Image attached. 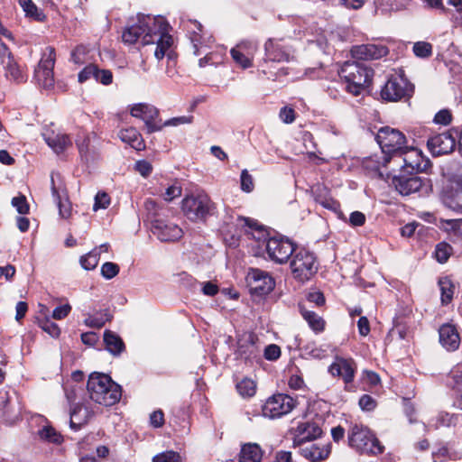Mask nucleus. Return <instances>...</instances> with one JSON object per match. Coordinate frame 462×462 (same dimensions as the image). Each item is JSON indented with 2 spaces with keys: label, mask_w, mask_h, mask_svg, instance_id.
<instances>
[{
  "label": "nucleus",
  "mask_w": 462,
  "mask_h": 462,
  "mask_svg": "<svg viewBox=\"0 0 462 462\" xmlns=\"http://www.w3.org/2000/svg\"><path fill=\"white\" fill-rule=\"evenodd\" d=\"M92 401L104 406H112L118 402L122 396V389L107 374L93 373L89 375L87 384Z\"/></svg>",
  "instance_id": "f257e3e1"
},
{
  "label": "nucleus",
  "mask_w": 462,
  "mask_h": 462,
  "mask_svg": "<svg viewBox=\"0 0 462 462\" xmlns=\"http://www.w3.org/2000/svg\"><path fill=\"white\" fill-rule=\"evenodd\" d=\"M339 77L346 83V90L355 97L369 87L374 69L359 61H346L339 70Z\"/></svg>",
  "instance_id": "f03ea898"
},
{
  "label": "nucleus",
  "mask_w": 462,
  "mask_h": 462,
  "mask_svg": "<svg viewBox=\"0 0 462 462\" xmlns=\"http://www.w3.org/2000/svg\"><path fill=\"white\" fill-rule=\"evenodd\" d=\"M152 22V26L148 29L143 37V45L156 43L154 56L157 60H162L165 56L168 60H173L175 53L171 50L173 43V39L168 32L169 24L166 20L162 16H157L155 19H150Z\"/></svg>",
  "instance_id": "7ed1b4c3"
},
{
  "label": "nucleus",
  "mask_w": 462,
  "mask_h": 462,
  "mask_svg": "<svg viewBox=\"0 0 462 462\" xmlns=\"http://www.w3.org/2000/svg\"><path fill=\"white\" fill-rule=\"evenodd\" d=\"M181 210L190 221L204 223L217 214V205L205 191H198L184 197Z\"/></svg>",
  "instance_id": "20e7f679"
},
{
  "label": "nucleus",
  "mask_w": 462,
  "mask_h": 462,
  "mask_svg": "<svg viewBox=\"0 0 462 462\" xmlns=\"http://www.w3.org/2000/svg\"><path fill=\"white\" fill-rule=\"evenodd\" d=\"M347 441L350 448L356 452L365 455H380L384 451V447L372 432L363 424H353L347 432Z\"/></svg>",
  "instance_id": "39448f33"
},
{
  "label": "nucleus",
  "mask_w": 462,
  "mask_h": 462,
  "mask_svg": "<svg viewBox=\"0 0 462 462\" xmlns=\"http://www.w3.org/2000/svg\"><path fill=\"white\" fill-rule=\"evenodd\" d=\"M414 93V85L403 74L390 75L382 87L380 96L387 102L408 101Z\"/></svg>",
  "instance_id": "423d86ee"
},
{
  "label": "nucleus",
  "mask_w": 462,
  "mask_h": 462,
  "mask_svg": "<svg viewBox=\"0 0 462 462\" xmlns=\"http://www.w3.org/2000/svg\"><path fill=\"white\" fill-rule=\"evenodd\" d=\"M291 268L294 277L304 282L316 274L319 263L313 252L304 247H296L291 255Z\"/></svg>",
  "instance_id": "0eeeda50"
},
{
  "label": "nucleus",
  "mask_w": 462,
  "mask_h": 462,
  "mask_svg": "<svg viewBox=\"0 0 462 462\" xmlns=\"http://www.w3.org/2000/svg\"><path fill=\"white\" fill-rule=\"evenodd\" d=\"M375 139L385 155H397L407 148L404 134L390 126L381 127Z\"/></svg>",
  "instance_id": "6e6552de"
},
{
  "label": "nucleus",
  "mask_w": 462,
  "mask_h": 462,
  "mask_svg": "<svg viewBox=\"0 0 462 462\" xmlns=\"http://www.w3.org/2000/svg\"><path fill=\"white\" fill-rule=\"evenodd\" d=\"M56 60V51L51 46H48L34 70V78L41 87L49 89L54 86L53 69Z\"/></svg>",
  "instance_id": "1a4fd4ad"
},
{
  "label": "nucleus",
  "mask_w": 462,
  "mask_h": 462,
  "mask_svg": "<svg viewBox=\"0 0 462 462\" xmlns=\"http://www.w3.org/2000/svg\"><path fill=\"white\" fill-rule=\"evenodd\" d=\"M297 245L289 238L274 236L266 240V252L270 260L276 263H284L293 254Z\"/></svg>",
  "instance_id": "9d476101"
},
{
  "label": "nucleus",
  "mask_w": 462,
  "mask_h": 462,
  "mask_svg": "<svg viewBox=\"0 0 462 462\" xmlns=\"http://www.w3.org/2000/svg\"><path fill=\"white\" fill-rule=\"evenodd\" d=\"M296 406V400L285 393L270 396L262 408L264 417L276 419L290 413Z\"/></svg>",
  "instance_id": "9b49d317"
},
{
  "label": "nucleus",
  "mask_w": 462,
  "mask_h": 462,
  "mask_svg": "<svg viewBox=\"0 0 462 462\" xmlns=\"http://www.w3.org/2000/svg\"><path fill=\"white\" fill-rule=\"evenodd\" d=\"M457 130L448 129L431 135L427 141V146L432 156H441L454 152L457 146Z\"/></svg>",
  "instance_id": "f8f14e48"
},
{
  "label": "nucleus",
  "mask_w": 462,
  "mask_h": 462,
  "mask_svg": "<svg viewBox=\"0 0 462 462\" xmlns=\"http://www.w3.org/2000/svg\"><path fill=\"white\" fill-rule=\"evenodd\" d=\"M131 115L144 122L146 133L149 134L162 129V119L159 118V109L152 105L135 104L131 108Z\"/></svg>",
  "instance_id": "ddd939ff"
},
{
  "label": "nucleus",
  "mask_w": 462,
  "mask_h": 462,
  "mask_svg": "<svg viewBox=\"0 0 462 462\" xmlns=\"http://www.w3.org/2000/svg\"><path fill=\"white\" fill-rule=\"evenodd\" d=\"M246 282L251 294L265 296L275 287L274 279L267 273L260 269H251L246 276Z\"/></svg>",
  "instance_id": "4468645a"
},
{
  "label": "nucleus",
  "mask_w": 462,
  "mask_h": 462,
  "mask_svg": "<svg viewBox=\"0 0 462 462\" xmlns=\"http://www.w3.org/2000/svg\"><path fill=\"white\" fill-rule=\"evenodd\" d=\"M426 179L419 177L414 172H407L401 170L398 175H394L391 180V185L394 187L402 196H408L419 191L425 184Z\"/></svg>",
  "instance_id": "2eb2a0df"
},
{
  "label": "nucleus",
  "mask_w": 462,
  "mask_h": 462,
  "mask_svg": "<svg viewBox=\"0 0 462 462\" xmlns=\"http://www.w3.org/2000/svg\"><path fill=\"white\" fill-rule=\"evenodd\" d=\"M399 155L402 156V171L417 174L418 172L426 171L431 166L430 161L417 148L407 146Z\"/></svg>",
  "instance_id": "dca6fc26"
},
{
  "label": "nucleus",
  "mask_w": 462,
  "mask_h": 462,
  "mask_svg": "<svg viewBox=\"0 0 462 462\" xmlns=\"http://www.w3.org/2000/svg\"><path fill=\"white\" fill-rule=\"evenodd\" d=\"M151 230L162 242H175L182 237V229L176 224L156 218L152 221Z\"/></svg>",
  "instance_id": "f3484780"
},
{
  "label": "nucleus",
  "mask_w": 462,
  "mask_h": 462,
  "mask_svg": "<svg viewBox=\"0 0 462 462\" xmlns=\"http://www.w3.org/2000/svg\"><path fill=\"white\" fill-rule=\"evenodd\" d=\"M356 371V364L352 358H344L337 356L335 361L329 365L328 372L332 376L340 377L348 390V385L353 383Z\"/></svg>",
  "instance_id": "a211bd4d"
},
{
  "label": "nucleus",
  "mask_w": 462,
  "mask_h": 462,
  "mask_svg": "<svg viewBox=\"0 0 462 462\" xmlns=\"http://www.w3.org/2000/svg\"><path fill=\"white\" fill-rule=\"evenodd\" d=\"M150 15H138V23L126 27L122 34V39L125 43L134 44L139 40L143 42V35L148 32V29L152 26V22L150 19H155Z\"/></svg>",
  "instance_id": "6ab92c4d"
},
{
  "label": "nucleus",
  "mask_w": 462,
  "mask_h": 462,
  "mask_svg": "<svg viewBox=\"0 0 462 462\" xmlns=\"http://www.w3.org/2000/svg\"><path fill=\"white\" fill-rule=\"evenodd\" d=\"M257 337L254 333L244 335L237 340L236 355L244 359L245 363H253L259 357V348L256 345Z\"/></svg>",
  "instance_id": "aec40b11"
},
{
  "label": "nucleus",
  "mask_w": 462,
  "mask_h": 462,
  "mask_svg": "<svg viewBox=\"0 0 462 462\" xmlns=\"http://www.w3.org/2000/svg\"><path fill=\"white\" fill-rule=\"evenodd\" d=\"M51 195L59 208V214L62 218H69L71 215V204L68 198L67 189L65 185L60 181L56 183L54 174L51 177Z\"/></svg>",
  "instance_id": "412c9836"
},
{
  "label": "nucleus",
  "mask_w": 462,
  "mask_h": 462,
  "mask_svg": "<svg viewBox=\"0 0 462 462\" xmlns=\"http://www.w3.org/2000/svg\"><path fill=\"white\" fill-rule=\"evenodd\" d=\"M321 420H311L299 422L295 429L294 443L301 444L319 438L322 434Z\"/></svg>",
  "instance_id": "4be33fe9"
},
{
  "label": "nucleus",
  "mask_w": 462,
  "mask_h": 462,
  "mask_svg": "<svg viewBox=\"0 0 462 462\" xmlns=\"http://www.w3.org/2000/svg\"><path fill=\"white\" fill-rule=\"evenodd\" d=\"M389 50L384 45L362 44L354 46L351 50L353 58L362 60H378L386 56Z\"/></svg>",
  "instance_id": "5701e85b"
},
{
  "label": "nucleus",
  "mask_w": 462,
  "mask_h": 462,
  "mask_svg": "<svg viewBox=\"0 0 462 462\" xmlns=\"http://www.w3.org/2000/svg\"><path fill=\"white\" fill-rule=\"evenodd\" d=\"M263 59L272 62L289 61L290 54L281 44L280 39L269 38L264 43Z\"/></svg>",
  "instance_id": "b1692460"
},
{
  "label": "nucleus",
  "mask_w": 462,
  "mask_h": 462,
  "mask_svg": "<svg viewBox=\"0 0 462 462\" xmlns=\"http://www.w3.org/2000/svg\"><path fill=\"white\" fill-rule=\"evenodd\" d=\"M439 343L448 351H455L460 345V337L452 324H443L439 329Z\"/></svg>",
  "instance_id": "393cba45"
},
{
  "label": "nucleus",
  "mask_w": 462,
  "mask_h": 462,
  "mask_svg": "<svg viewBox=\"0 0 462 462\" xmlns=\"http://www.w3.org/2000/svg\"><path fill=\"white\" fill-rule=\"evenodd\" d=\"M442 200L445 206L462 214V183L457 182L444 190Z\"/></svg>",
  "instance_id": "a878e982"
},
{
  "label": "nucleus",
  "mask_w": 462,
  "mask_h": 462,
  "mask_svg": "<svg viewBox=\"0 0 462 462\" xmlns=\"http://www.w3.org/2000/svg\"><path fill=\"white\" fill-rule=\"evenodd\" d=\"M230 54L234 61L243 69H248L253 65V47L248 42H240L232 48Z\"/></svg>",
  "instance_id": "bb28decb"
},
{
  "label": "nucleus",
  "mask_w": 462,
  "mask_h": 462,
  "mask_svg": "<svg viewBox=\"0 0 462 462\" xmlns=\"http://www.w3.org/2000/svg\"><path fill=\"white\" fill-rule=\"evenodd\" d=\"M331 452V444H311L300 449V454L308 460L319 462L327 459Z\"/></svg>",
  "instance_id": "cd10ccee"
},
{
  "label": "nucleus",
  "mask_w": 462,
  "mask_h": 462,
  "mask_svg": "<svg viewBox=\"0 0 462 462\" xmlns=\"http://www.w3.org/2000/svg\"><path fill=\"white\" fill-rule=\"evenodd\" d=\"M278 62H272L263 59L258 64V71L268 79L276 81L282 77L289 74V69L286 67H278Z\"/></svg>",
  "instance_id": "c85d7f7f"
},
{
  "label": "nucleus",
  "mask_w": 462,
  "mask_h": 462,
  "mask_svg": "<svg viewBox=\"0 0 462 462\" xmlns=\"http://www.w3.org/2000/svg\"><path fill=\"white\" fill-rule=\"evenodd\" d=\"M5 69V78L16 84L24 83L27 81L28 76L24 69L17 62L15 58L7 60L3 65Z\"/></svg>",
  "instance_id": "c756f323"
},
{
  "label": "nucleus",
  "mask_w": 462,
  "mask_h": 462,
  "mask_svg": "<svg viewBox=\"0 0 462 462\" xmlns=\"http://www.w3.org/2000/svg\"><path fill=\"white\" fill-rule=\"evenodd\" d=\"M103 340L106 349L113 356H120L125 350V345L121 337L112 330L104 331Z\"/></svg>",
  "instance_id": "7c9ffc66"
},
{
  "label": "nucleus",
  "mask_w": 462,
  "mask_h": 462,
  "mask_svg": "<svg viewBox=\"0 0 462 462\" xmlns=\"http://www.w3.org/2000/svg\"><path fill=\"white\" fill-rule=\"evenodd\" d=\"M76 143L80 157L85 162L88 163L98 159V149L92 143L89 136H85L82 140L77 139Z\"/></svg>",
  "instance_id": "2f4dec72"
},
{
  "label": "nucleus",
  "mask_w": 462,
  "mask_h": 462,
  "mask_svg": "<svg viewBox=\"0 0 462 462\" xmlns=\"http://www.w3.org/2000/svg\"><path fill=\"white\" fill-rule=\"evenodd\" d=\"M299 308L300 315L306 320L313 332L319 334L325 330L326 321L322 317L312 310H307L302 305H300Z\"/></svg>",
  "instance_id": "473e14b6"
},
{
  "label": "nucleus",
  "mask_w": 462,
  "mask_h": 462,
  "mask_svg": "<svg viewBox=\"0 0 462 462\" xmlns=\"http://www.w3.org/2000/svg\"><path fill=\"white\" fill-rule=\"evenodd\" d=\"M90 417L89 410L81 405L76 404L70 411V428L79 430L83 425L87 424Z\"/></svg>",
  "instance_id": "72a5a7b5"
},
{
  "label": "nucleus",
  "mask_w": 462,
  "mask_h": 462,
  "mask_svg": "<svg viewBox=\"0 0 462 462\" xmlns=\"http://www.w3.org/2000/svg\"><path fill=\"white\" fill-rule=\"evenodd\" d=\"M438 285L440 291V302L443 306L451 303L456 286L449 276L440 277L438 281Z\"/></svg>",
  "instance_id": "f704fd0d"
},
{
  "label": "nucleus",
  "mask_w": 462,
  "mask_h": 462,
  "mask_svg": "<svg viewBox=\"0 0 462 462\" xmlns=\"http://www.w3.org/2000/svg\"><path fill=\"white\" fill-rule=\"evenodd\" d=\"M262 457L263 451L258 444L247 443L242 446L239 462H260Z\"/></svg>",
  "instance_id": "c9c22d12"
},
{
  "label": "nucleus",
  "mask_w": 462,
  "mask_h": 462,
  "mask_svg": "<svg viewBox=\"0 0 462 462\" xmlns=\"http://www.w3.org/2000/svg\"><path fill=\"white\" fill-rule=\"evenodd\" d=\"M192 31L189 32V39L192 43L193 47V53L195 55L200 54V48L204 46V40H203V26L198 21H190L189 22Z\"/></svg>",
  "instance_id": "e433bc0d"
},
{
  "label": "nucleus",
  "mask_w": 462,
  "mask_h": 462,
  "mask_svg": "<svg viewBox=\"0 0 462 462\" xmlns=\"http://www.w3.org/2000/svg\"><path fill=\"white\" fill-rule=\"evenodd\" d=\"M315 201L323 208L336 211L339 208V203L328 195L326 188L318 187L314 191Z\"/></svg>",
  "instance_id": "4c0bfd02"
},
{
  "label": "nucleus",
  "mask_w": 462,
  "mask_h": 462,
  "mask_svg": "<svg viewBox=\"0 0 462 462\" xmlns=\"http://www.w3.org/2000/svg\"><path fill=\"white\" fill-rule=\"evenodd\" d=\"M119 137L124 143H128L134 149L141 150L142 147L144 146L141 134L134 128L121 130Z\"/></svg>",
  "instance_id": "58836bf2"
},
{
  "label": "nucleus",
  "mask_w": 462,
  "mask_h": 462,
  "mask_svg": "<svg viewBox=\"0 0 462 462\" xmlns=\"http://www.w3.org/2000/svg\"><path fill=\"white\" fill-rule=\"evenodd\" d=\"M46 143L56 152L61 153L71 143L68 134H53L44 137Z\"/></svg>",
  "instance_id": "ea45409f"
},
{
  "label": "nucleus",
  "mask_w": 462,
  "mask_h": 462,
  "mask_svg": "<svg viewBox=\"0 0 462 462\" xmlns=\"http://www.w3.org/2000/svg\"><path fill=\"white\" fill-rule=\"evenodd\" d=\"M38 436L42 440L55 445H60L64 441L63 436L50 425L43 426L39 430Z\"/></svg>",
  "instance_id": "a19ab883"
},
{
  "label": "nucleus",
  "mask_w": 462,
  "mask_h": 462,
  "mask_svg": "<svg viewBox=\"0 0 462 462\" xmlns=\"http://www.w3.org/2000/svg\"><path fill=\"white\" fill-rule=\"evenodd\" d=\"M19 5L25 12L26 16H29L38 22H42L46 18L43 12L39 10L37 5L32 0H19Z\"/></svg>",
  "instance_id": "79ce46f5"
},
{
  "label": "nucleus",
  "mask_w": 462,
  "mask_h": 462,
  "mask_svg": "<svg viewBox=\"0 0 462 462\" xmlns=\"http://www.w3.org/2000/svg\"><path fill=\"white\" fill-rule=\"evenodd\" d=\"M462 420V415L440 411L437 416V427H456Z\"/></svg>",
  "instance_id": "37998d69"
},
{
  "label": "nucleus",
  "mask_w": 462,
  "mask_h": 462,
  "mask_svg": "<svg viewBox=\"0 0 462 462\" xmlns=\"http://www.w3.org/2000/svg\"><path fill=\"white\" fill-rule=\"evenodd\" d=\"M238 393L244 398H249L255 394L256 383L254 380L245 377L236 383Z\"/></svg>",
  "instance_id": "c03bdc74"
},
{
  "label": "nucleus",
  "mask_w": 462,
  "mask_h": 462,
  "mask_svg": "<svg viewBox=\"0 0 462 462\" xmlns=\"http://www.w3.org/2000/svg\"><path fill=\"white\" fill-rule=\"evenodd\" d=\"M112 316L109 314L107 310L104 312H100L95 316L88 315V317L84 320L86 326L93 328H102L107 321H110Z\"/></svg>",
  "instance_id": "a18cd8bd"
},
{
  "label": "nucleus",
  "mask_w": 462,
  "mask_h": 462,
  "mask_svg": "<svg viewBox=\"0 0 462 462\" xmlns=\"http://www.w3.org/2000/svg\"><path fill=\"white\" fill-rule=\"evenodd\" d=\"M452 247L446 242L439 243L435 248V258L439 263H445L452 254Z\"/></svg>",
  "instance_id": "49530a36"
},
{
  "label": "nucleus",
  "mask_w": 462,
  "mask_h": 462,
  "mask_svg": "<svg viewBox=\"0 0 462 462\" xmlns=\"http://www.w3.org/2000/svg\"><path fill=\"white\" fill-rule=\"evenodd\" d=\"M99 261V253L97 248L80 257V264L85 270H93Z\"/></svg>",
  "instance_id": "de8ad7c7"
},
{
  "label": "nucleus",
  "mask_w": 462,
  "mask_h": 462,
  "mask_svg": "<svg viewBox=\"0 0 462 462\" xmlns=\"http://www.w3.org/2000/svg\"><path fill=\"white\" fill-rule=\"evenodd\" d=\"M453 391L455 393L453 406L462 411V374L454 376Z\"/></svg>",
  "instance_id": "09e8293b"
},
{
  "label": "nucleus",
  "mask_w": 462,
  "mask_h": 462,
  "mask_svg": "<svg viewBox=\"0 0 462 462\" xmlns=\"http://www.w3.org/2000/svg\"><path fill=\"white\" fill-rule=\"evenodd\" d=\"M413 52L419 58H429L432 55V45L427 42H418L413 45Z\"/></svg>",
  "instance_id": "8fccbe9b"
},
{
  "label": "nucleus",
  "mask_w": 462,
  "mask_h": 462,
  "mask_svg": "<svg viewBox=\"0 0 462 462\" xmlns=\"http://www.w3.org/2000/svg\"><path fill=\"white\" fill-rule=\"evenodd\" d=\"M39 327L52 337H59L60 335L59 326L49 319L40 320Z\"/></svg>",
  "instance_id": "3c124183"
},
{
  "label": "nucleus",
  "mask_w": 462,
  "mask_h": 462,
  "mask_svg": "<svg viewBox=\"0 0 462 462\" xmlns=\"http://www.w3.org/2000/svg\"><path fill=\"white\" fill-rule=\"evenodd\" d=\"M152 462H181V458L178 452L171 450L154 456Z\"/></svg>",
  "instance_id": "603ef678"
},
{
  "label": "nucleus",
  "mask_w": 462,
  "mask_h": 462,
  "mask_svg": "<svg viewBox=\"0 0 462 462\" xmlns=\"http://www.w3.org/2000/svg\"><path fill=\"white\" fill-rule=\"evenodd\" d=\"M118 273H119L118 264L112 263V262H106L101 267V274L103 277H105L107 280H110V279L116 277L118 274Z\"/></svg>",
  "instance_id": "864d4df0"
},
{
  "label": "nucleus",
  "mask_w": 462,
  "mask_h": 462,
  "mask_svg": "<svg viewBox=\"0 0 462 462\" xmlns=\"http://www.w3.org/2000/svg\"><path fill=\"white\" fill-rule=\"evenodd\" d=\"M12 205L16 208L17 212L21 215H25L29 213L30 208L27 203V199L23 195L13 198Z\"/></svg>",
  "instance_id": "5fc2aeb1"
},
{
  "label": "nucleus",
  "mask_w": 462,
  "mask_h": 462,
  "mask_svg": "<svg viewBox=\"0 0 462 462\" xmlns=\"http://www.w3.org/2000/svg\"><path fill=\"white\" fill-rule=\"evenodd\" d=\"M241 189L245 192H251L254 188L253 177L247 170H243L240 176Z\"/></svg>",
  "instance_id": "6e6d98bb"
},
{
  "label": "nucleus",
  "mask_w": 462,
  "mask_h": 462,
  "mask_svg": "<svg viewBox=\"0 0 462 462\" xmlns=\"http://www.w3.org/2000/svg\"><path fill=\"white\" fill-rule=\"evenodd\" d=\"M452 121V114L448 109L439 110L434 116L433 122L437 125H448Z\"/></svg>",
  "instance_id": "4d7b16f0"
},
{
  "label": "nucleus",
  "mask_w": 462,
  "mask_h": 462,
  "mask_svg": "<svg viewBox=\"0 0 462 462\" xmlns=\"http://www.w3.org/2000/svg\"><path fill=\"white\" fill-rule=\"evenodd\" d=\"M281 348L275 344H270L264 348L263 356L268 361H276L281 356Z\"/></svg>",
  "instance_id": "13d9d810"
},
{
  "label": "nucleus",
  "mask_w": 462,
  "mask_h": 462,
  "mask_svg": "<svg viewBox=\"0 0 462 462\" xmlns=\"http://www.w3.org/2000/svg\"><path fill=\"white\" fill-rule=\"evenodd\" d=\"M360 408L365 411H374L376 407V401L369 394H363L358 402Z\"/></svg>",
  "instance_id": "bf43d9fd"
},
{
  "label": "nucleus",
  "mask_w": 462,
  "mask_h": 462,
  "mask_svg": "<svg viewBox=\"0 0 462 462\" xmlns=\"http://www.w3.org/2000/svg\"><path fill=\"white\" fill-rule=\"evenodd\" d=\"M110 205V197L106 192H97L95 197L93 209L106 208Z\"/></svg>",
  "instance_id": "052dcab7"
},
{
  "label": "nucleus",
  "mask_w": 462,
  "mask_h": 462,
  "mask_svg": "<svg viewBox=\"0 0 462 462\" xmlns=\"http://www.w3.org/2000/svg\"><path fill=\"white\" fill-rule=\"evenodd\" d=\"M181 191H182L181 187L175 183V184L169 186L166 189L162 197H163L164 200L170 202V201L173 200L174 199L180 197L181 195Z\"/></svg>",
  "instance_id": "680f3d73"
},
{
  "label": "nucleus",
  "mask_w": 462,
  "mask_h": 462,
  "mask_svg": "<svg viewBox=\"0 0 462 462\" xmlns=\"http://www.w3.org/2000/svg\"><path fill=\"white\" fill-rule=\"evenodd\" d=\"M192 121H193L192 116H178V117H172V118L165 121L164 123L162 122V128H163L164 126H178L180 125L190 124V123H192Z\"/></svg>",
  "instance_id": "e2e57ef3"
},
{
  "label": "nucleus",
  "mask_w": 462,
  "mask_h": 462,
  "mask_svg": "<svg viewBox=\"0 0 462 462\" xmlns=\"http://www.w3.org/2000/svg\"><path fill=\"white\" fill-rule=\"evenodd\" d=\"M308 301L314 303L318 307H321L325 304L326 299L320 291H310L307 294Z\"/></svg>",
  "instance_id": "0e129e2a"
},
{
  "label": "nucleus",
  "mask_w": 462,
  "mask_h": 462,
  "mask_svg": "<svg viewBox=\"0 0 462 462\" xmlns=\"http://www.w3.org/2000/svg\"><path fill=\"white\" fill-rule=\"evenodd\" d=\"M279 116L285 124H291L295 120V111L291 107L283 106L280 110Z\"/></svg>",
  "instance_id": "69168bd1"
},
{
  "label": "nucleus",
  "mask_w": 462,
  "mask_h": 462,
  "mask_svg": "<svg viewBox=\"0 0 462 462\" xmlns=\"http://www.w3.org/2000/svg\"><path fill=\"white\" fill-rule=\"evenodd\" d=\"M135 170L143 177H148L152 171V164L145 161H137L135 163Z\"/></svg>",
  "instance_id": "338daca9"
},
{
  "label": "nucleus",
  "mask_w": 462,
  "mask_h": 462,
  "mask_svg": "<svg viewBox=\"0 0 462 462\" xmlns=\"http://www.w3.org/2000/svg\"><path fill=\"white\" fill-rule=\"evenodd\" d=\"M150 424L153 428H161L164 424V413L162 410H157L150 415Z\"/></svg>",
  "instance_id": "774afa93"
}]
</instances>
